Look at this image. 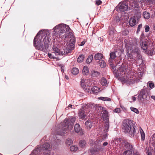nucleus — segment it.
Listing matches in <instances>:
<instances>
[{"instance_id":"obj_1","label":"nucleus","mask_w":155,"mask_h":155,"mask_svg":"<svg viewBox=\"0 0 155 155\" xmlns=\"http://www.w3.org/2000/svg\"><path fill=\"white\" fill-rule=\"evenodd\" d=\"M137 40L134 38L126 44L128 58L137 60V64L143 62L141 57L138 48L137 47Z\"/></svg>"},{"instance_id":"obj_15","label":"nucleus","mask_w":155,"mask_h":155,"mask_svg":"<svg viewBox=\"0 0 155 155\" xmlns=\"http://www.w3.org/2000/svg\"><path fill=\"white\" fill-rule=\"evenodd\" d=\"M116 56L115 52H112L110 53V58L108 61L110 63V65L112 67V68L114 69V67L113 66L112 62L114 58H116Z\"/></svg>"},{"instance_id":"obj_58","label":"nucleus","mask_w":155,"mask_h":155,"mask_svg":"<svg viewBox=\"0 0 155 155\" xmlns=\"http://www.w3.org/2000/svg\"><path fill=\"white\" fill-rule=\"evenodd\" d=\"M116 18L117 19V21H118L119 20V18L118 17H116Z\"/></svg>"},{"instance_id":"obj_56","label":"nucleus","mask_w":155,"mask_h":155,"mask_svg":"<svg viewBox=\"0 0 155 155\" xmlns=\"http://www.w3.org/2000/svg\"><path fill=\"white\" fill-rule=\"evenodd\" d=\"M65 78L66 79H68V77L67 76V75H65Z\"/></svg>"},{"instance_id":"obj_59","label":"nucleus","mask_w":155,"mask_h":155,"mask_svg":"<svg viewBox=\"0 0 155 155\" xmlns=\"http://www.w3.org/2000/svg\"><path fill=\"white\" fill-rule=\"evenodd\" d=\"M140 64V66H142V65H143V64Z\"/></svg>"},{"instance_id":"obj_30","label":"nucleus","mask_w":155,"mask_h":155,"mask_svg":"<svg viewBox=\"0 0 155 155\" xmlns=\"http://www.w3.org/2000/svg\"><path fill=\"white\" fill-rule=\"evenodd\" d=\"M145 151L148 155H152L151 153L152 149L151 147H146Z\"/></svg>"},{"instance_id":"obj_18","label":"nucleus","mask_w":155,"mask_h":155,"mask_svg":"<svg viewBox=\"0 0 155 155\" xmlns=\"http://www.w3.org/2000/svg\"><path fill=\"white\" fill-rule=\"evenodd\" d=\"M137 18L135 17L131 18L129 21V24L131 26H133L137 23Z\"/></svg>"},{"instance_id":"obj_47","label":"nucleus","mask_w":155,"mask_h":155,"mask_svg":"<svg viewBox=\"0 0 155 155\" xmlns=\"http://www.w3.org/2000/svg\"><path fill=\"white\" fill-rule=\"evenodd\" d=\"M48 56L50 58H51V59L56 58L52 56V54L50 53L48 54Z\"/></svg>"},{"instance_id":"obj_7","label":"nucleus","mask_w":155,"mask_h":155,"mask_svg":"<svg viewBox=\"0 0 155 155\" xmlns=\"http://www.w3.org/2000/svg\"><path fill=\"white\" fill-rule=\"evenodd\" d=\"M81 87L86 92L90 91V87L94 85V81L93 80L82 79L81 81Z\"/></svg>"},{"instance_id":"obj_10","label":"nucleus","mask_w":155,"mask_h":155,"mask_svg":"<svg viewBox=\"0 0 155 155\" xmlns=\"http://www.w3.org/2000/svg\"><path fill=\"white\" fill-rule=\"evenodd\" d=\"M64 25H62L61 24H60L58 25L55 27L53 30L54 32L59 34V36L61 35V33H64Z\"/></svg>"},{"instance_id":"obj_2","label":"nucleus","mask_w":155,"mask_h":155,"mask_svg":"<svg viewBox=\"0 0 155 155\" xmlns=\"http://www.w3.org/2000/svg\"><path fill=\"white\" fill-rule=\"evenodd\" d=\"M46 32L44 30L40 31L37 34L34 40V45L35 47L39 50L45 51L48 47L49 41L46 39Z\"/></svg>"},{"instance_id":"obj_36","label":"nucleus","mask_w":155,"mask_h":155,"mask_svg":"<svg viewBox=\"0 0 155 155\" xmlns=\"http://www.w3.org/2000/svg\"><path fill=\"white\" fill-rule=\"evenodd\" d=\"M72 72L73 74L77 75L79 73V71L78 68H75L72 69Z\"/></svg>"},{"instance_id":"obj_32","label":"nucleus","mask_w":155,"mask_h":155,"mask_svg":"<svg viewBox=\"0 0 155 155\" xmlns=\"http://www.w3.org/2000/svg\"><path fill=\"white\" fill-rule=\"evenodd\" d=\"M93 56L92 55L89 56L86 60V63L89 64L93 60Z\"/></svg>"},{"instance_id":"obj_12","label":"nucleus","mask_w":155,"mask_h":155,"mask_svg":"<svg viewBox=\"0 0 155 155\" xmlns=\"http://www.w3.org/2000/svg\"><path fill=\"white\" fill-rule=\"evenodd\" d=\"M75 41V40L74 38H72L70 39L69 43H68V44L67 45L68 51H67L68 53L74 49Z\"/></svg>"},{"instance_id":"obj_42","label":"nucleus","mask_w":155,"mask_h":155,"mask_svg":"<svg viewBox=\"0 0 155 155\" xmlns=\"http://www.w3.org/2000/svg\"><path fill=\"white\" fill-rule=\"evenodd\" d=\"M114 112L117 113H120L121 112V110L120 108H115L114 110Z\"/></svg>"},{"instance_id":"obj_37","label":"nucleus","mask_w":155,"mask_h":155,"mask_svg":"<svg viewBox=\"0 0 155 155\" xmlns=\"http://www.w3.org/2000/svg\"><path fill=\"white\" fill-rule=\"evenodd\" d=\"M103 109V107L101 106H97L96 107V109L99 112H102L104 111Z\"/></svg>"},{"instance_id":"obj_26","label":"nucleus","mask_w":155,"mask_h":155,"mask_svg":"<svg viewBox=\"0 0 155 155\" xmlns=\"http://www.w3.org/2000/svg\"><path fill=\"white\" fill-rule=\"evenodd\" d=\"M84 55H80L78 58L77 61L78 63H81L84 60Z\"/></svg>"},{"instance_id":"obj_20","label":"nucleus","mask_w":155,"mask_h":155,"mask_svg":"<svg viewBox=\"0 0 155 155\" xmlns=\"http://www.w3.org/2000/svg\"><path fill=\"white\" fill-rule=\"evenodd\" d=\"M140 45L142 48L144 50H147L148 46L147 43L145 42H143L142 41H140Z\"/></svg>"},{"instance_id":"obj_25","label":"nucleus","mask_w":155,"mask_h":155,"mask_svg":"<svg viewBox=\"0 0 155 155\" xmlns=\"http://www.w3.org/2000/svg\"><path fill=\"white\" fill-rule=\"evenodd\" d=\"M88 68L87 66H84L83 68L82 73L84 75H87L88 74Z\"/></svg>"},{"instance_id":"obj_31","label":"nucleus","mask_w":155,"mask_h":155,"mask_svg":"<svg viewBox=\"0 0 155 155\" xmlns=\"http://www.w3.org/2000/svg\"><path fill=\"white\" fill-rule=\"evenodd\" d=\"M99 64L101 68H104L106 66V63L104 60H101L99 61Z\"/></svg>"},{"instance_id":"obj_4","label":"nucleus","mask_w":155,"mask_h":155,"mask_svg":"<svg viewBox=\"0 0 155 155\" xmlns=\"http://www.w3.org/2000/svg\"><path fill=\"white\" fill-rule=\"evenodd\" d=\"M122 128L125 133L129 134L130 137H137V134H135V128L131 120H124L123 122Z\"/></svg>"},{"instance_id":"obj_9","label":"nucleus","mask_w":155,"mask_h":155,"mask_svg":"<svg viewBox=\"0 0 155 155\" xmlns=\"http://www.w3.org/2000/svg\"><path fill=\"white\" fill-rule=\"evenodd\" d=\"M117 6L119 11L120 12H125L129 8L128 3L126 0L120 2Z\"/></svg>"},{"instance_id":"obj_46","label":"nucleus","mask_w":155,"mask_h":155,"mask_svg":"<svg viewBox=\"0 0 155 155\" xmlns=\"http://www.w3.org/2000/svg\"><path fill=\"white\" fill-rule=\"evenodd\" d=\"M142 24H140L139 25H138L137 28V32H138L140 30V29L142 28Z\"/></svg>"},{"instance_id":"obj_28","label":"nucleus","mask_w":155,"mask_h":155,"mask_svg":"<svg viewBox=\"0 0 155 155\" xmlns=\"http://www.w3.org/2000/svg\"><path fill=\"white\" fill-rule=\"evenodd\" d=\"M101 83L102 86H106L107 84V80L104 78H102L101 79Z\"/></svg>"},{"instance_id":"obj_34","label":"nucleus","mask_w":155,"mask_h":155,"mask_svg":"<svg viewBox=\"0 0 155 155\" xmlns=\"http://www.w3.org/2000/svg\"><path fill=\"white\" fill-rule=\"evenodd\" d=\"M134 150H128L125 151L123 155H132V152Z\"/></svg>"},{"instance_id":"obj_29","label":"nucleus","mask_w":155,"mask_h":155,"mask_svg":"<svg viewBox=\"0 0 155 155\" xmlns=\"http://www.w3.org/2000/svg\"><path fill=\"white\" fill-rule=\"evenodd\" d=\"M115 29L113 27L111 28L109 31V35L110 36L112 37L114 34L115 33Z\"/></svg>"},{"instance_id":"obj_5","label":"nucleus","mask_w":155,"mask_h":155,"mask_svg":"<svg viewBox=\"0 0 155 155\" xmlns=\"http://www.w3.org/2000/svg\"><path fill=\"white\" fill-rule=\"evenodd\" d=\"M102 117L104 120H106V121L104 124V133L101 134L102 139H98L96 142V144H101V142L107 138L108 135L107 132L108 130L109 127V124L108 118V114L106 111H104L102 115Z\"/></svg>"},{"instance_id":"obj_19","label":"nucleus","mask_w":155,"mask_h":155,"mask_svg":"<svg viewBox=\"0 0 155 155\" xmlns=\"http://www.w3.org/2000/svg\"><path fill=\"white\" fill-rule=\"evenodd\" d=\"M85 124L86 128L88 129H90L93 125L92 121L90 120H88L86 121Z\"/></svg>"},{"instance_id":"obj_50","label":"nucleus","mask_w":155,"mask_h":155,"mask_svg":"<svg viewBox=\"0 0 155 155\" xmlns=\"http://www.w3.org/2000/svg\"><path fill=\"white\" fill-rule=\"evenodd\" d=\"M85 43V41H83L81 42V44L79 45L80 46H82Z\"/></svg>"},{"instance_id":"obj_33","label":"nucleus","mask_w":155,"mask_h":155,"mask_svg":"<svg viewBox=\"0 0 155 155\" xmlns=\"http://www.w3.org/2000/svg\"><path fill=\"white\" fill-rule=\"evenodd\" d=\"M86 144V142L84 140H81L79 142V146L81 147H84L85 146Z\"/></svg>"},{"instance_id":"obj_14","label":"nucleus","mask_w":155,"mask_h":155,"mask_svg":"<svg viewBox=\"0 0 155 155\" xmlns=\"http://www.w3.org/2000/svg\"><path fill=\"white\" fill-rule=\"evenodd\" d=\"M129 4V9H132L136 8H137L138 4L137 0H126Z\"/></svg>"},{"instance_id":"obj_22","label":"nucleus","mask_w":155,"mask_h":155,"mask_svg":"<svg viewBox=\"0 0 155 155\" xmlns=\"http://www.w3.org/2000/svg\"><path fill=\"white\" fill-rule=\"evenodd\" d=\"M91 76L93 77H98L100 75V73L99 72L95 71L94 70H92L91 72Z\"/></svg>"},{"instance_id":"obj_54","label":"nucleus","mask_w":155,"mask_h":155,"mask_svg":"<svg viewBox=\"0 0 155 155\" xmlns=\"http://www.w3.org/2000/svg\"><path fill=\"white\" fill-rule=\"evenodd\" d=\"M72 106V105L71 104H69L68 106V108H71Z\"/></svg>"},{"instance_id":"obj_8","label":"nucleus","mask_w":155,"mask_h":155,"mask_svg":"<svg viewBox=\"0 0 155 155\" xmlns=\"http://www.w3.org/2000/svg\"><path fill=\"white\" fill-rule=\"evenodd\" d=\"M51 147L49 144L48 143H44L42 146V147H38L37 149L33 150L31 155H37L36 153L38 151H40L42 150H49Z\"/></svg>"},{"instance_id":"obj_45","label":"nucleus","mask_w":155,"mask_h":155,"mask_svg":"<svg viewBox=\"0 0 155 155\" xmlns=\"http://www.w3.org/2000/svg\"><path fill=\"white\" fill-rule=\"evenodd\" d=\"M154 53V50L153 48H152L151 50L150 51V52H149V55L151 56L153 55Z\"/></svg>"},{"instance_id":"obj_3","label":"nucleus","mask_w":155,"mask_h":155,"mask_svg":"<svg viewBox=\"0 0 155 155\" xmlns=\"http://www.w3.org/2000/svg\"><path fill=\"white\" fill-rule=\"evenodd\" d=\"M127 66L125 65L122 64L119 68V71L120 73H116V76L121 78L120 80L122 83H126V84H130L133 83L134 81L131 78L130 75H129L126 72L128 71Z\"/></svg>"},{"instance_id":"obj_52","label":"nucleus","mask_w":155,"mask_h":155,"mask_svg":"<svg viewBox=\"0 0 155 155\" xmlns=\"http://www.w3.org/2000/svg\"><path fill=\"white\" fill-rule=\"evenodd\" d=\"M132 100L134 101H136V98L135 97H132Z\"/></svg>"},{"instance_id":"obj_13","label":"nucleus","mask_w":155,"mask_h":155,"mask_svg":"<svg viewBox=\"0 0 155 155\" xmlns=\"http://www.w3.org/2000/svg\"><path fill=\"white\" fill-rule=\"evenodd\" d=\"M147 97V94L146 91L143 89L140 91L138 96V98L141 101H143L146 99Z\"/></svg>"},{"instance_id":"obj_48","label":"nucleus","mask_w":155,"mask_h":155,"mask_svg":"<svg viewBox=\"0 0 155 155\" xmlns=\"http://www.w3.org/2000/svg\"><path fill=\"white\" fill-rule=\"evenodd\" d=\"M102 3V2L101 0L97 1L96 2V4L98 5H100Z\"/></svg>"},{"instance_id":"obj_17","label":"nucleus","mask_w":155,"mask_h":155,"mask_svg":"<svg viewBox=\"0 0 155 155\" xmlns=\"http://www.w3.org/2000/svg\"><path fill=\"white\" fill-rule=\"evenodd\" d=\"M75 131L76 133L79 132V134L80 135H82L84 134L83 130L81 129L79 124H76L74 127Z\"/></svg>"},{"instance_id":"obj_43","label":"nucleus","mask_w":155,"mask_h":155,"mask_svg":"<svg viewBox=\"0 0 155 155\" xmlns=\"http://www.w3.org/2000/svg\"><path fill=\"white\" fill-rule=\"evenodd\" d=\"M145 31L146 32H148L150 30V28L148 25H145Z\"/></svg>"},{"instance_id":"obj_38","label":"nucleus","mask_w":155,"mask_h":155,"mask_svg":"<svg viewBox=\"0 0 155 155\" xmlns=\"http://www.w3.org/2000/svg\"><path fill=\"white\" fill-rule=\"evenodd\" d=\"M78 148L77 146L73 145L70 147V150L72 151H75L78 150Z\"/></svg>"},{"instance_id":"obj_44","label":"nucleus","mask_w":155,"mask_h":155,"mask_svg":"<svg viewBox=\"0 0 155 155\" xmlns=\"http://www.w3.org/2000/svg\"><path fill=\"white\" fill-rule=\"evenodd\" d=\"M50 150H47L44 152V155H50Z\"/></svg>"},{"instance_id":"obj_16","label":"nucleus","mask_w":155,"mask_h":155,"mask_svg":"<svg viewBox=\"0 0 155 155\" xmlns=\"http://www.w3.org/2000/svg\"><path fill=\"white\" fill-rule=\"evenodd\" d=\"M53 51L55 54L56 55H63L65 54H67L68 52L65 51H60V50L55 46H53Z\"/></svg>"},{"instance_id":"obj_61","label":"nucleus","mask_w":155,"mask_h":155,"mask_svg":"<svg viewBox=\"0 0 155 155\" xmlns=\"http://www.w3.org/2000/svg\"><path fill=\"white\" fill-rule=\"evenodd\" d=\"M153 15L155 16V11L154 12Z\"/></svg>"},{"instance_id":"obj_11","label":"nucleus","mask_w":155,"mask_h":155,"mask_svg":"<svg viewBox=\"0 0 155 155\" xmlns=\"http://www.w3.org/2000/svg\"><path fill=\"white\" fill-rule=\"evenodd\" d=\"M87 107H82L80 110L79 111L78 114L80 118L84 119L86 115L89 112V109L86 108Z\"/></svg>"},{"instance_id":"obj_23","label":"nucleus","mask_w":155,"mask_h":155,"mask_svg":"<svg viewBox=\"0 0 155 155\" xmlns=\"http://www.w3.org/2000/svg\"><path fill=\"white\" fill-rule=\"evenodd\" d=\"M91 91L93 93H97L100 91V88L98 87L95 86L92 88Z\"/></svg>"},{"instance_id":"obj_6","label":"nucleus","mask_w":155,"mask_h":155,"mask_svg":"<svg viewBox=\"0 0 155 155\" xmlns=\"http://www.w3.org/2000/svg\"><path fill=\"white\" fill-rule=\"evenodd\" d=\"M75 120L76 118L74 117H72L69 118H66L60 124L61 126V129L62 130L63 134H65V132L73 128Z\"/></svg>"},{"instance_id":"obj_24","label":"nucleus","mask_w":155,"mask_h":155,"mask_svg":"<svg viewBox=\"0 0 155 155\" xmlns=\"http://www.w3.org/2000/svg\"><path fill=\"white\" fill-rule=\"evenodd\" d=\"M103 57L102 54L98 53L95 54L94 58L95 60H100Z\"/></svg>"},{"instance_id":"obj_51","label":"nucleus","mask_w":155,"mask_h":155,"mask_svg":"<svg viewBox=\"0 0 155 155\" xmlns=\"http://www.w3.org/2000/svg\"><path fill=\"white\" fill-rule=\"evenodd\" d=\"M108 144V143L107 142H105L103 144V146H106Z\"/></svg>"},{"instance_id":"obj_57","label":"nucleus","mask_w":155,"mask_h":155,"mask_svg":"<svg viewBox=\"0 0 155 155\" xmlns=\"http://www.w3.org/2000/svg\"><path fill=\"white\" fill-rule=\"evenodd\" d=\"M153 29L155 30V25H153Z\"/></svg>"},{"instance_id":"obj_40","label":"nucleus","mask_w":155,"mask_h":155,"mask_svg":"<svg viewBox=\"0 0 155 155\" xmlns=\"http://www.w3.org/2000/svg\"><path fill=\"white\" fill-rule=\"evenodd\" d=\"M98 99L102 101H110L111 99L108 97H100L98 98Z\"/></svg>"},{"instance_id":"obj_53","label":"nucleus","mask_w":155,"mask_h":155,"mask_svg":"<svg viewBox=\"0 0 155 155\" xmlns=\"http://www.w3.org/2000/svg\"><path fill=\"white\" fill-rule=\"evenodd\" d=\"M151 97L153 99V100H154L155 101V96H152Z\"/></svg>"},{"instance_id":"obj_41","label":"nucleus","mask_w":155,"mask_h":155,"mask_svg":"<svg viewBox=\"0 0 155 155\" xmlns=\"http://www.w3.org/2000/svg\"><path fill=\"white\" fill-rule=\"evenodd\" d=\"M130 108L132 111L137 114H138L139 111L137 109L133 107H130Z\"/></svg>"},{"instance_id":"obj_55","label":"nucleus","mask_w":155,"mask_h":155,"mask_svg":"<svg viewBox=\"0 0 155 155\" xmlns=\"http://www.w3.org/2000/svg\"><path fill=\"white\" fill-rule=\"evenodd\" d=\"M67 36V35L66 34H64V35L62 36V38L64 37L65 38Z\"/></svg>"},{"instance_id":"obj_27","label":"nucleus","mask_w":155,"mask_h":155,"mask_svg":"<svg viewBox=\"0 0 155 155\" xmlns=\"http://www.w3.org/2000/svg\"><path fill=\"white\" fill-rule=\"evenodd\" d=\"M139 131L141 135L142 140H144L145 138V135L141 127L139 128Z\"/></svg>"},{"instance_id":"obj_60","label":"nucleus","mask_w":155,"mask_h":155,"mask_svg":"<svg viewBox=\"0 0 155 155\" xmlns=\"http://www.w3.org/2000/svg\"><path fill=\"white\" fill-rule=\"evenodd\" d=\"M58 134L59 135H61L63 134L62 133H59V134Z\"/></svg>"},{"instance_id":"obj_49","label":"nucleus","mask_w":155,"mask_h":155,"mask_svg":"<svg viewBox=\"0 0 155 155\" xmlns=\"http://www.w3.org/2000/svg\"><path fill=\"white\" fill-rule=\"evenodd\" d=\"M154 85L152 83H149V87L150 88H152V87H153Z\"/></svg>"},{"instance_id":"obj_35","label":"nucleus","mask_w":155,"mask_h":155,"mask_svg":"<svg viewBox=\"0 0 155 155\" xmlns=\"http://www.w3.org/2000/svg\"><path fill=\"white\" fill-rule=\"evenodd\" d=\"M143 15L144 18L146 19H148L150 16L149 13L146 12H143Z\"/></svg>"},{"instance_id":"obj_39","label":"nucleus","mask_w":155,"mask_h":155,"mask_svg":"<svg viewBox=\"0 0 155 155\" xmlns=\"http://www.w3.org/2000/svg\"><path fill=\"white\" fill-rule=\"evenodd\" d=\"M72 143V140L70 139H68L65 141V143L68 145H70Z\"/></svg>"},{"instance_id":"obj_21","label":"nucleus","mask_w":155,"mask_h":155,"mask_svg":"<svg viewBox=\"0 0 155 155\" xmlns=\"http://www.w3.org/2000/svg\"><path fill=\"white\" fill-rule=\"evenodd\" d=\"M125 147L128 149L130 150H134V148L133 146L128 142H126L125 143Z\"/></svg>"}]
</instances>
